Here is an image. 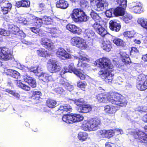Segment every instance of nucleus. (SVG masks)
I'll return each instance as SVG.
<instances>
[{"mask_svg":"<svg viewBox=\"0 0 147 147\" xmlns=\"http://www.w3.org/2000/svg\"><path fill=\"white\" fill-rule=\"evenodd\" d=\"M96 65L102 69H105V71L101 70L98 72L101 78L107 83L111 82L114 74L112 73L113 65L110 60L108 58L103 57L97 61Z\"/></svg>","mask_w":147,"mask_h":147,"instance_id":"1","label":"nucleus"},{"mask_svg":"<svg viewBox=\"0 0 147 147\" xmlns=\"http://www.w3.org/2000/svg\"><path fill=\"white\" fill-rule=\"evenodd\" d=\"M98 102L107 103L108 102L112 104L121 107L125 106L127 102L126 99L122 96L113 94L112 95L107 96L103 93L99 94L96 96Z\"/></svg>","mask_w":147,"mask_h":147,"instance_id":"2","label":"nucleus"},{"mask_svg":"<svg viewBox=\"0 0 147 147\" xmlns=\"http://www.w3.org/2000/svg\"><path fill=\"white\" fill-rule=\"evenodd\" d=\"M56 55L57 56L61 59L63 60H65L67 59L75 58L76 59H79V63L77 64L78 66H81L82 67L86 66V64L84 63L83 64H81V63H80V61H81V60L83 61H86L88 60V58L84 56H80L79 58L77 57L71 55L70 54L67 53V52L63 49L60 48L56 52Z\"/></svg>","mask_w":147,"mask_h":147,"instance_id":"3","label":"nucleus"},{"mask_svg":"<svg viewBox=\"0 0 147 147\" xmlns=\"http://www.w3.org/2000/svg\"><path fill=\"white\" fill-rule=\"evenodd\" d=\"M100 123V120L98 118L85 120L83 122L82 127L85 131H94L97 129Z\"/></svg>","mask_w":147,"mask_h":147,"instance_id":"4","label":"nucleus"},{"mask_svg":"<svg viewBox=\"0 0 147 147\" xmlns=\"http://www.w3.org/2000/svg\"><path fill=\"white\" fill-rule=\"evenodd\" d=\"M71 16L73 20L76 22H86L88 20L89 17L81 9H75L73 10Z\"/></svg>","mask_w":147,"mask_h":147,"instance_id":"5","label":"nucleus"},{"mask_svg":"<svg viewBox=\"0 0 147 147\" xmlns=\"http://www.w3.org/2000/svg\"><path fill=\"white\" fill-rule=\"evenodd\" d=\"M8 30L7 31L5 30L0 29V33L4 36H8L10 34H13L14 35H19L21 34L22 36L24 37L25 34L22 31H20L19 28L17 26L13 24H9L8 26Z\"/></svg>","mask_w":147,"mask_h":147,"instance_id":"6","label":"nucleus"},{"mask_svg":"<svg viewBox=\"0 0 147 147\" xmlns=\"http://www.w3.org/2000/svg\"><path fill=\"white\" fill-rule=\"evenodd\" d=\"M74 103L78 106V111L80 113H87L91 111L92 106L89 105H85V101L82 98L76 99L74 100Z\"/></svg>","mask_w":147,"mask_h":147,"instance_id":"7","label":"nucleus"},{"mask_svg":"<svg viewBox=\"0 0 147 147\" xmlns=\"http://www.w3.org/2000/svg\"><path fill=\"white\" fill-rule=\"evenodd\" d=\"M83 117L79 114H67L62 117L63 121L67 123H71L80 122L83 120Z\"/></svg>","mask_w":147,"mask_h":147,"instance_id":"8","label":"nucleus"},{"mask_svg":"<svg viewBox=\"0 0 147 147\" xmlns=\"http://www.w3.org/2000/svg\"><path fill=\"white\" fill-rule=\"evenodd\" d=\"M47 64L49 65L48 67V70L51 72L53 73L60 71L61 66L59 63L55 59H49Z\"/></svg>","mask_w":147,"mask_h":147,"instance_id":"9","label":"nucleus"},{"mask_svg":"<svg viewBox=\"0 0 147 147\" xmlns=\"http://www.w3.org/2000/svg\"><path fill=\"white\" fill-rule=\"evenodd\" d=\"M71 43L82 49L86 48L87 45L84 40L78 37H74L71 40Z\"/></svg>","mask_w":147,"mask_h":147,"instance_id":"10","label":"nucleus"},{"mask_svg":"<svg viewBox=\"0 0 147 147\" xmlns=\"http://www.w3.org/2000/svg\"><path fill=\"white\" fill-rule=\"evenodd\" d=\"M147 89V75L142 74L138 75V90L143 91Z\"/></svg>","mask_w":147,"mask_h":147,"instance_id":"11","label":"nucleus"},{"mask_svg":"<svg viewBox=\"0 0 147 147\" xmlns=\"http://www.w3.org/2000/svg\"><path fill=\"white\" fill-rule=\"evenodd\" d=\"M100 21L95 22L92 25L96 32L102 36L107 34V31L104 26H102Z\"/></svg>","mask_w":147,"mask_h":147,"instance_id":"12","label":"nucleus"},{"mask_svg":"<svg viewBox=\"0 0 147 147\" xmlns=\"http://www.w3.org/2000/svg\"><path fill=\"white\" fill-rule=\"evenodd\" d=\"M69 72H73L74 74H75L78 77L81 79L84 80L85 79L86 76L83 74L82 72V70H80V69H77L74 68V64L71 63L69 66Z\"/></svg>","mask_w":147,"mask_h":147,"instance_id":"13","label":"nucleus"},{"mask_svg":"<svg viewBox=\"0 0 147 147\" xmlns=\"http://www.w3.org/2000/svg\"><path fill=\"white\" fill-rule=\"evenodd\" d=\"M91 3L94 1L96 3V7L95 9L98 11H102L104 7L108 6V4L106 0H90Z\"/></svg>","mask_w":147,"mask_h":147,"instance_id":"14","label":"nucleus"},{"mask_svg":"<svg viewBox=\"0 0 147 147\" xmlns=\"http://www.w3.org/2000/svg\"><path fill=\"white\" fill-rule=\"evenodd\" d=\"M98 134L100 136L103 138H109L113 136L114 134V131L111 129L100 130L98 131Z\"/></svg>","mask_w":147,"mask_h":147,"instance_id":"15","label":"nucleus"},{"mask_svg":"<svg viewBox=\"0 0 147 147\" xmlns=\"http://www.w3.org/2000/svg\"><path fill=\"white\" fill-rule=\"evenodd\" d=\"M109 28L112 30L118 32L120 29L121 25L120 22L117 20H111L109 22Z\"/></svg>","mask_w":147,"mask_h":147,"instance_id":"16","label":"nucleus"},{"mask_svg":"<svg viewBox=\"0 0 147 147\" xmlns=\"http://www.w3.org/2000/svg\"><path fill=\"white\" fill-rule=\"evenodd\" d=\"M11 54L9 52L7 49L0 48V59L8 60L11 58Z\"/></svg>","mask_w":147,"mask_h":147,"instance_id":"17","label":"nucleus"},{"mask_svg":"<svg viewBox=\"0 0 147 147\" xmlns=\"http://www.w3.org/2000/svg\"><path fill=\"white\" fill-rule=\"evenodd\" d=\"M23 80L25 82L28 84L32 88H34L36 86L35 80L27 74L23 76Z\"/></svg>","mask_w":147,"mask_h":147,"instance_id":"18","label":"nucleus"},{"mask_svg":"<svg viewBox=\"0 0 147 147\" xmlns=\"http://www.w3.org/2000/svg\"><path fill=\"white\" fill-rule=\"evenodd\" d=\"M41 44L44 47L49 50L52 49L53 43L51 40L47 38H42L40 41Z\"/></svg>","mask_w":147,"mask_h":147,"instance_id":"19","label":"nucleus"},{"mask_svg":"<svg viewBox=\"0 0 147 147\" xmlns=\"http://www.w3.org/2000/svg\"><path fill=\"white\" fill-rule=\"evenodd\" d=\"M66 29L74 34H79L81 31L80 28L74 25L71 24H68L66 26Z\"/></svg>","mask_w":147,"mask_h":147,"instance_id":"20","label":"nucleus"},{"mask_svg":"<svg viewBox=\"0 0 147 147\" xmlns=\"http://www.w3.org/2000/svg\"><path fill=\"white\" fill-rule=\"evenodd\" d=\"M138 142L147 145V135L142 131L138 130Z\"/></svg>","mask_w":147,"mask_h":147,"instance_id":"21","label":"nucleus"},{"mask_svg":"<svg viewBox=\"0 0 147 147\" xmlns=\"http://www.w3.org/2000/svg\"><path fill=\"white\" fill-rule=\"evenodd\" d=\"M45 30L47 32L53 34L54 36H53L55 37H58L61 32L60 31L56 28L45 27Z\"/></svg>","mask_w":147,"mask_h":147,"instance_id":"22","label":"nucleus"},{"mask_svg":"<svg viewBox=\"0 0 147 147\" xmlns=\"http://www.w3.org/2000/svg\"><path fill=\"white\" fill-rule=\"evenodd\" d=\"M28 17L30 20H34L35 25L38 26L39 27L41 26V24L43 23L42 18H38L36 17L35 16L32 14H28Z\"/></svg>","mask_w":147,"mask_h":147,"instance_id":"23","label":"nucleus"},{"mask_svg":"<svg viewBox=\"0 0 147 147\" xmlns=\"http://www.w3.org/2000/svg\"><path fill=\"white\" fill-rule=\"evenodd\" d=\"M52 77L46 73H43L39 77V79L41 82L48 83L50 82Z\"/></svg>","mask_w":147,"mask_h":147,"instance_id":"24","label":"nucleus"},{"mask_svg":"<svg viewBox=\"0 0 147 147\" xmlns=\"http://www.w3.org/2000/svg\"><path fill=\"white\" fill-rule=\"evenodd\" d=\"M117 110V107L107 105L104 107L105 111L110 114H114Z\"/></svg>","mask_w":147,"mask_h":147,"instance_id":"25","label":"nucleus"},{"mask_svg":"<svg viewBox=\"0 0 147 147\" xmlns=\"http://www.w3.org/2000/svg\"><path fill=\"white\" fill-rule=\"evenodd\" d=\"M84 37L89 40L93 39L95 36V33L92 30L90 29H86L84 32Z\"/></svg>","mask_w":147,"mask_h":147,"instance_id":"26","label":"nucleus"},{"mask_svg":"<svg viewBox=\"0 0 147 147\" xmlns=\"http://www.w3.org/2000/svg\"><path fill=\"white\" fill-rule=\"evenodd\" d=\"M101 43V46L103 49L108 52L111 50L112 47L111 43L108 40L103 41H102Z\"/></svg>","mask_w":147,"mask_h":147,"instance_id":"27","label":"nucleus"},{"mask_svg":"<svg viewBox=\"0 0 147 147\" xmlns=\"http://www.w3.org/2000/svg\"><path fill=\"white\" fill-rule=\"evenodd\" d=\"M125 8L126 7L121 6L117 7L114 10L113 13L114 15L116 16H122L125 12Z\"/></svg>","mask_w":147,"mask_h":147,"instance_id":"28","label":"nucleus"},{"mask_svg":"<svg viewBox=\"0 0 147 147\" xmlns=\"http://www.w3.org/2000/svg\"><path fill=\"white\" fill-rule=\"evenodd\" d=\"M30 3L28 1L22 0L16 2V6L18 7H28L30 6Z\"/></svg>","mask_w":147,"mask_h":147,"instance_id":"29","label":"nucleus"},{"mask_svg":"<svg viewBox=\"0 0 147 147\" xmlns=\"http://www.w3.org/2000/svg\"><path fill=\"white\" fill-rule=\"evenodd\" d=\"M67 2L64 0H59L57 2L56 6L57 7L63 9H65L68 6Z\"/></svg>","mask_w":147,"mask_h":147,"instance_id":"30","label":"nucleus"},{"mask_svg":"<svg viewBox=\"0 0 147 147\" xmlns=\"http://www.w3.org/2000/svg\"><path fill=\"white\" fill-rule=\"evenodd\" d=\"M72 109L69 105L65 104L60 106L58 111H63V112H70L71 111Z\"/></svg>","mask_w":147,"mask_h":147,"instance_id":"31","label":"nucleus"},{"mask_svg":"<svg viewBox=\"0 0 147 147\" xmlns=\"http://www.w3.org/2000/svg\"><path fill=\"white\" fill-rule=\"evenodd\" d=\"M90 14L91 18L95 21H97V22L98 21H100V22H101V19L100 16V14L97 13L94 11L92 10Z\"/></svg>","mask_w":147,"mask_h":147,"instance_id":"32","label":"nucleus"},{"mask_svg":"<svg viewBox=\"0 0 147 147\" xmlns=\"http://www.w3.org/2000/svg\"><path fill=\"white\" fill-rule=\"evenodd\" d=\"M78 138L82 142L86 141L88 138V134L86 132H80L78 134Z\"/></svg>","mask_w":147,"mask_h":147,"instance_id":"33","label":"nucleus"},{"mask_svg":"<svg viewBox=\"0 0 147 147\" xmlns=\"http://www.w3.org/2000/svg\"><path fill=\"white\" fill-rule=\"evenodd\" d=\"M113 41V42L117 46L123 47L124 45V42L119 38L115 37Z\"/></svg>","mask_w":147,"mask_h":147,"instance_id":"34","label":"nucleus"},{"mask_svg":"<svg viewBox=\"0 0 147 147\" xmlns=\"http://www.w3.org/2000/svg\"><path fill=\"white\" fill-rule=\"evenodd\" d=\"M17 86L20 88L26 91H29L30 90V87L29 86L22 83L20 81H16Z\"/></svg>","mask_w":147,"mask_h":147,"instance_id":"35","label":"nucleus"},{"mask_svg":"<svg viewBox=\"0 0 147 147\" xmlns=\"http://www.w3.org/2000/svg\"><path fill=\"white\" fill-rule=\"evenodd\" d=\"M121 55L122 58V61L125 63H128L131 61L129 57V55L126 53H123Z\"/></svg>","mask_w":147,"mask_h":147,"instance_id":"36","label":"nucleus"},{"mask_svg":"<svg viewBox=\"0 0 147 147\" xmlns=\"http://www.w3.org/2000/svg\"><path fill=\"white\" fill-rule=\"evenodd\" d=\"M80 5L81 7L84 9L85 10L90 9V7L88 6V2L86 0H81Z\"/></svg>","mask_w":147,"mask_h":147,"instance_id":"37","label":"nucleus"},{"mask_svg":"<svg viewBox=\"0 0 147 147\" xmlns=\"http://www.w3.org/2000/svg\"><path fill=\"white\" fill-rule=\"evenodd\" d=\"M46 103L47 106L51 108L55 107L57 104L55 100L52 99H48L47 100Z\"/></svg>","mask_w":147,"mask_h":147,"instance_id":"38","label":"nucleus"},{"mask_svg":"<svg viewBox=\"0 0 147 147\" xmlns=\"http://www.w3.org/2000/svg\"><path fill=\"white\" fill-rule=\"evenodd\" d=\"M123 15V20L126 23H129L132 18V16L129 13L124 12Z\"/></svg>","mask_w":147,"mask_h":147,"instance_id":"39","label":"nucleus"},{"mask_svg":"<svg viewBox=\"0 0 147 147\" xmlns=\"http://www.w3.org/2000/svg\"><path fill=\"white\" fill-rule=\"evenodd\" d=\"M43 23L46 25L51 24L52 22V19L51 17L47 16H44L42 17Z\"/></svg>","mask_w":147,"mask_h":147,"instance_id":"40","label":"nucleus"},{"mask_svg":"<svg viewBox=\"0 0 147 147\" xmlns=\"http://www.w3.org/2000/svg\"><path fill=\"white\" fill-rule=\"evenodd\" d=\"M36 53L38 55L43 57H45L48 55L47 51L44 49L38 50Z\"/></svg>","mask_w":147,"mask_h":147,"instance_id":"41","label":"nucleus"},{"mask_svg":"<svg viewBox=\"0 0 147 147\" xmlns=\"http://www.w3.org/2000/svg\"><path fill=\"white\" fill-rule=\"evenodd\" d=\"M135 33L134 31L132 30L124 32L123 33V35L125 37H127L128 38H131L134 36Z\"/></svg>","mask_w":147,"mask_h":147,"instance_id":"42","label":"nucleus"},{"mask_svg":"<svg viewBox=\"0 0 147 147\" xmlns=\"http://www.w3.org/2000/svg\"><path fill=\"white\" fill-rule=\"evenodd\" d=\"M41 94V92L39 91H33L32 92V97L33 99H37L38 98L40 97V96Z\"/></svg>","mask_w":147,"mask_h":147,"instance_id":"43","label":"nucleus"},{"mask_svg":"<svg viewBox=\"0 0 147 147\" xmlns=\"http://www.w3.org/2000/svg\"><path fill=\"white\" fill-rule=\"evenodd\" d=\"M138 24L143 28L147 29V21L141 19L138 22Z\"/></svg>","mask_w":147,"mask_h":147,"instance_id":"44","label":"nucleus"},{"mask_svg":"<svg viewBox=\"0 0 147 147\" xmlns=\"http://www.w3.org/2000/svg\"><path fill=\"white\" fill-rule=\"evenodd\" d=\"M117 2L119 6L126 7L127 6L126 0H118Z\"/></svg>","mask_w":147,"mask_h":147,"instance_id":"45","label":"nucleus"},{"mask_svg":"<svg viewBox=\"0 0 147 147\" xmlns=\"http://www.w3.org/2000/svg\"><path fill=\"white\" fill-rule=\"evenodd\" d=\"M5 91L12 95H13L16 97L19 98L20 96V95L18 93H16L14 91L9 89H6Z\"/></svg>","mask_w":147,"mask_h":147,"instance_id":"46","label":"nucleus"},{"mask_svg":"<svg viewBox=\"0 0 147 147\" xmlns=\"http://www.w3.org/2000/svg\"><path fill=\"white\" fill-rule=\"evenodd\" d=\"M86 86V83H83L82 82H79L77 84L78 86L83 90H84Z\"/></svg>","mask_w":147,"mask_h":147,"instance_id":"47","label":"nucleus"},{"mask_svg":"<svg viewBox=\"0 0 147 147\" xmlns=\"http://www.w3.org/2000/svg\"><path fill=\"white\" fill-rule=\"evenodd\" d=\"M41 68L38 67L36 69V71L35 72V74L39 77L43 73L42 70L40 69Z\"/></svg>","mask_w":147,"mask_h":147,"instance_id":"48","label":"nucleus"},{"mask_svg":"<svg viewBox=\"0 0 147 147\" xmlns=\"http://www.w3.org/2000/svg\"><path fill=\"white\" fill-rule=\"evenodd\" d=\"M65 84H66V86L65 88H66L69 91H71L74 89L73 86L70 84L68 83H65Z\"/></svg>","mask_w":147,"mask_h":147,"instance_id":"49","label":"nucleus"},{"mask_svg":"<svg viewBox=\"0 0 147 147\" xmlns=\"http://www.w3.org/2000/svg\"><path fill=\"white\" fill-rule=\"evenodd\" d=\"M11 76L17 79L20 76V74L18 71H14L12 72Z\"/></svg>","mask_w":147,"mask_h":147,"instance_id":"50","label":"nucleus"},{"mask_svg":"<svg viewBox=\"0 0 147 147\" xmlns=\"http://www.w3.org/2000/svg\"><path fill=\"white\" fill-rule=\"evenodd\" d=\"M113 12L114 9H109L106 11L105 14L107 17L110 18L112 16L113 12Z\"/></svg>","mask_w":147,"mask_h":147,"instance_id":"51","label":"nucleus"},{"mask_svg":"<svg viewBox=\"0 0 147 147\" xmlns=\"http://www.w3.org/2000/svg\"><path fill=\"white\" fill-rule=\"evenodd\" d=\"M13 70L10 69H5L4 70V74L7 75L11 76L12 72L14 71Z\"/></svg>","mask_w":147,"mask_h":147,"instance_id":"52","label":"nucleus"},{"mask_svg":"<svg viewBox=\"0 0 147 147\" xmlns=\"http://www.w3.org/2000/svg\"><path fill=\"white\" fill-rule=\"evenodd\" d=\"M30 30L32 32L36 34L39 33L40 31V30L39 28L35 27L30 28Z\"/></svg>","mask_w":147,"mask_h":147,"instance_id":"53","label":"nucleus"},{"mask_svg":"<svg viewBox=\"0 0 147 147\" xmlns=\"http://www.w3.org/2000/svg\"><path fill=\"white\" fill-rule=\"evenodd\" d=\"M138 13H141L144 12V9L142 4L140 3H138Z\"/></svg>","mask_w":147,"mask_h":147,"instance_id":"54","label":"nucleus"},{"mask_svg":"<svg viewBox=\"0 0 147 147\" xmlns=\"http://www.w3.org/2000/svg\"><path fill=\"white\" fill-rule=\"evenodd\" d=\"M55 92L57 93L61 94L64 91V90L60 87H58L55 89Z\"/></svg>","mask_w":147,"mask_h":147,"instance_id":"55","label":"nucleus"},{"mask_svg":"<svg viewBox=\"0 0 147 147\" xmlns=\"http://www.w3.org/2000/svg\"><path fill=\"white\" fill-rule=\"evenodd\" d=\"M1 11L3 12V14H6L8 13V11L9 10L6 7H4L3 6L1 7Z\"/></svg>","mask_w":147,"mask_h":147,"instance_id":"56","label":"nucleus"},{"mask_svg":"<svg viewBox=\"0 0 147 147\" xmlns=\"http://www.w3.org/2000/svg\"><path fill=\"white\" fill-rule=\"evenodd\" d=\"M3 6L4 7H6L9 10H10L12 7L11 4L10 3H5V4H4Z\"/></svg>","mask_w":147,"mask_h":147,"instance_id":"57","label":"nucleus"},{"mask_svg":"<svg viewBox=\"0 0 147 147\" xmlns=\"http://www.w3.org/2000/svg\"><path fill=\"white\" fill-rule=\"evenodd\" d=\"M131 134L133 135L135 139L137 138V136H138V133L137 131H135V129H133L131 131Z\"/></svg>","mask_w":147,"mask_h":147,"instance_id":"58","label":"nucleus"},{"mask_svg":"<svg viewBox=\"0 0 147 147\" xmlns=\"http://www.w3.org/2000/svg\"><path fill=\"white\" fill-rule=\"evenodd\" d=\"M69 72V70L66 67H64L63 69L61 72V75H62L64 74L66 72Z\"/></svg>","mask_w":147,"mask_h":147,"instance_id":"59","label":"nucleus"},{"mask_svg":"<svg viewBox=\"0 0 147 147\" xmlns=\"http://www.w3.org/2000/svg\"><path fill=\"white\" fill-rule=\"evenodd\" d=\"M131 53H137L138 52V50L137 48L136 47H133L131 48Z\"/></svg>","mask_w":147,"mask_h":147,"instance_id":"60","label":"nucleus"},{"mask_svg":"<svg viewBox=\"0 0 147 147\" xmlns=\"http://www.w3.org/2000/svg\"><path fill=\"white\" fill-rule=\"evenodd\" d=\"M60 82V84L62 85L64 88L66 86V84H65L68 83L65 82L63 79H61Z\"/></svg>","mask_w":147,"mask_h":147,"instance_id":"61","label":"nucleus"},{"mask_svg":"<svg viewBox=\"0 0 147 147\" xmlns=\"http://www.w3.org/2000/svg\"><path fill=\"white\" fill-rule=\"evenodd\" d=\"M22 42L23 43L28 45H30L32 43V42L30 41H26L24 40H22Z\"/></svg>","mask_w":147,"mask_h":147,"instance_id":"62","label":"nucleus"},{"mask_svg":"<svg viewBox=\"0 0 147 147\" xmlns=\"http://www.w3.org/2000/svg\"><path fill=\"white\" fill-rule=\"evenodd\" d=\"M143 121L145 122H147V114L145 115L142 118Z\"/></svg>","mask_w":147,"mask_h":147,"instance_id":"63","label":"nucleus"},{"mask_svg":"<svg viewBox=\"0 0 147 147\" xmlns=\"http://www.w3.org/2000/svg\"><path fill=\"white\" fill-rule=\"evenodd\" d=\"M142 59L144 61H147V54L143 55Z\"/></svg>","mask_w":147,"mask_h":147,"instance_id":"64","label":"nucleus"}]
</instances>
